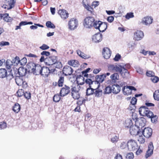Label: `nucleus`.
<instances>
[{
	"mask_svg": "<svg viewBox=\"0 0 159 159\" xmlns=\"http://www.w3.org/2000/svg\"><path fill=\"white\" fill-rule=\"evenodd\" d=\"M108 70L110 71H115L119 72L122 76L124 78H127L129 75V73L122 66H118L114 65H110L108 66Z\"/></svg>",
	"mask_w": 159,
	"mask_h": 159,
	"instance_id": "obj_1",
	"label": "nucleus"
},
{
	"mask_svg": "<svg viewBox=\"0 0 159 159\" xmlns=\"http://www.w3.org/2000/svg\"><path fill=\"white\" fill-rule=\"evenodd\" d=\"M141 129L136 124L130 127L129 132L130 134L132 135L136 136L139 134H141Z\"/></svg>",
	"mask_w": 159,
	"mask_h": 159,
	"instance_id": "obj_2",
	"label": "nucleus"
},
{
	"mask_svg": "<svg viewBox=\"0 0 159 159\" xmlns=\"http://www.w3.org/2000/svg\"><path fill=\"white\" fill-rule=\"evenodd\" d=\"M139 114L143 116H151L152 114V112L150 111L149 109L145 106H143L140 107L139 109Z\"/></svg>",
	"mask_w": 159,
	"mask_h": 159,
	"instance_id": "obj_3",
	"label": "nucleus"
},
{
	"mask_svg": "<svg viewBox=\"0 0 159 159\" xmlns=\"http://www.w3.org/2000/svg\"><path fill=\"white\" fill-rule=\"evenodd\" d=\"M127 147L128 150L130 151L136 150L138 148L137 142L133 139L129 140L128 141Z\"/></svg>",
	"mask_w": 159,
	"mask_h": 159,
	"instance_id": "obj_4",
	"label": "nucleus"
},
{
	"mask_svg": "<svg viewBox=\"0 0 159 159\" xmlns=\"http://www.w3.org/2000/svg\"><path fill=\"white\" fill-rule=\"evenodd\" d=\"M136 91V89L134 86H124L122 89L123 93L125 95H129L132 93V91Z\"/></svg>",
	"mask_w": 159,
	"mask_h": 159,
	"instance_id": "obj_5",
	"label": "nucleus"
},
{
	"mask_svg": "<svg viewBox=\"0 0 159 159\" xmlns=\"http://www.w3.org/2000/svg\"><path fill=\"white\" fill-rule=\"evenodd\" d=\"M141 133L146 138L150 137L152 134V129L149 127L145 128L143 129L142 130Z\"/></svg>",
	"mask_w": 159,
	"mask_h": 159,
	"instance_id": "obj_6",
	"label": "nucleus"
},
{
	"mask_svg": "<svg viewBox=\"0 0 159 159\" xmlns=\"http://www.w3.org/2000/svg\"><path fill=\"white\" fill-rule=\"evenodd\" d=\"M70 92V88L65 85L64 87L62 88L60 92V96L64 97L68 94Z\"/></svg>",
	"mask_w": 159,
	"mask_h": 159,
	"instance_id": "obj_7",
	"label": "nucleus"
},
{
	"mask_svg": "<svg viewBox=\"0 0 159 159\" xmlns=\"http://www.w3.org/2000/svg\"><path fill=\"white\" fill-rule=\"evenodd\" d=\"M146 119L143 117H141L140 119H138V121H135V124H136L142 130L146 123Z\"/></svg>",
	"mask_w": 159,
	"mask_h": 159,
	"instance_id": "obj_8",
	"label": "nucleus"
},
{
	"mask_svg": "<svg viewBox=\"0 0 159 159\" xmlns=\"http://www.w3.org/2000/svg\"><path fill=\"white\" fill-rule=\"evenodd\" d=\"M144 36L143 31L140 30H137L134 33V39L137 41L142 39Z\"/></svg>",
	"mask_w": 159,
	"mask_h": 159,
	"instance_id": "obj_9",
	"label": "nucleus"
},
{
	"mask_svg": "<svg viewBox=\"0 0 159 159\" xmlns=\"http://www.w3.org/2000/svg\"><path fill=\"white\" fill-rule=\"evenodd\" d=\"M78 25V20H70L68 22V29L73 30L76 29Z\"/></svg>",
	"mask_w": 159,
	"mask_h": 159,
	"instance_id": "obj_10",
	"label": "nucleus"
},
{
	"mask_svg": "<svg viewBox=\"0 0 159 159\" xmlns=\"http://www.w3.org/2000/svg\"><path fill=\"white\" fill-rule=\"evenodd\" d=\"M63 72L66 76L70 75L72 74L73 70L71 67L68 66H66L63 68Z\"/></svg>",
	"mask_w": 159,
	"mask_h": 159,
	"instance_id": "obj_11",
	"label": "nucleus"
},
{
	"mask_svg": "<svg viewBox=\"0 0 159 159\" xmlns=\"http://www.w3.org/2000/svg\"><path fill=\"white\" fill-rule=\"evenodd\" d=\"M102 54L104 58L109 59L111 56V52L110 49L108 48H103Z\"/></svg>",
	"mask_w": 159,
	"mask_h": 159,
	"instance_id": "obj_12",
	"label": "nucleus"
},
{
	"mask_svg": "<svg viewBox=\"0 0 159 159\" xmlns=\"http://www.w3.org/2000/svg\"><path fill=\"white\" fill-rule=\"evenodd\" d=\"M27 69L23 67H20L18 70L17 71V73H16V75H18L19 76L21 77L25 76L26 73L27 71Z\"/></svg>",
	"mask_w": 159,
	"mask_h": 159,
	"instance_id": "obj_13",
	"label": "nucleus"
},
{
	"mask_svg": "<svg viewBox=\"0 0 159 159\" xmlns=\"http://www.w3.org/2000/svg\"><path fill=\"white\" fill-rule=\"evenodd\" d=\"M41 69L40 75L44 77L48 76L50 73V68L47 67L43 66L42 67Z\"/></svg>",
	"mask_w": 159,
	"mask_h": 159,
	"instance_id": "obj_14",
	"label": "nucleus"
},
{
	"mask_svg": "<svg viewBox=\"0 0 159 159\" xmlns=\"http://www.w3.org/2000/svg\"><path fill=\"white\" fill-rule=\"evenodd\" d=\"M102 35L99 33L95 34L93 36L92 40L94 43H99L102 40Z\"/></svg>",
	"mask_w": 159,
	"mask_h": 159,
	"instance_id": "obj_15",
	"label": "nucleus"
},
{
	"mask_svg": "<svg viewBox=\"0 0 159 159\" xmlns=\"http://www.w3.org/2000/svg\"><path fill=\"white\" fill-rule=\"evenodd\" d=\"M41 68L42 66L40 65L39 64H36L32 73L36 75H40L41 72Z\"/></svg>",
	"mask_w": 159,
	"mask_h": 159,
	"instance_id": "obj_16",
	"label": "nucleus"
},
{
	"mask_svg": "<svg viewBox=\"0 0 159 159\" xmlns=\"http://www.w3.org/2000/svg\"><path fill=\"white\" fill-rule=\"evenodd\" d=\"M153 150V146L152 143L151 142L148 145V149L147 151L145 157L146 158L150 156L152 153Z\"/></svg>",
	"mask_w": 159,
	"mask_h": 159,
	"instance_id": "obj_17",
	"label": "nucleus"
},
{
	"mask_svg": "<svg viewBox=\"0 0 159 159\" xmlns=\"http://www.w3.org/2000/svg\"><path fill=\"white\" fill-rule=\"evenodd\" d=\"M58 13L59 14L62 19H66L68 16L69 14L67 11L65 10H60L58 11Z\"/></svg>",
	"mask_w": 159,
	"mask_h": 159,
	"instance_id": "obj_18",
	"label": "nucleus"
},
{
	"mask_svg": "<svg viewBox=\"0 0 159 159\" xmlns=\"http://www.w3.org/2000/svg\"><path fill=\"white\" fill-rule=\"evenodd\" d=\"M36 65V64L33 62H29L26 66V69H27L28 71L30 73H32Z\"/></svg>",
	"mask_w": 159,
	"mask_h": 159,
	"instance_id": "obj_19",
	"label": "nucleus"
},
{
	"mask_svg": "<svg viewBox=\"0 0 159 159\" xmlns=\"http://www.w3.org/2000/svg\"><path fill=\"white\" fill-rule=\"evenodd\" d=\"M106 77V74H104L100 75H97L95 77L96 80L95 81L97 82L100 85V83L102 82Z\"/></svg>",
	"mask_w": 159,
	"mask_h": 159,
	"instance_id": "obj_20",
	"label": "nucleus"
},
{
	"mask_svg": "<svg viewBox=\"0 0 159 159\" xmlns=\"http://www.w3.org/2000/svg\"><path fill=\"white\" fill-rule=\"evenodd\" d=\"M95 86H89L86 90V95L89 96L94 94Z\"/></svg>",
	"mask_w": 159,
	"mask_h": 159,
	"instance_id": "obj_21",
	"label": "nucleus"
},
{
	"mask_svg": "<svg viewBox=\"0 0 159 159\" xmlns=\"http://www.w3.org/2000/svg\"><path fill=\"white\" fill-rule=\"evenodd\" d=\"M99 25L98 30L100 32H103L107 28V23L106 22H102L101 21Z\"/></svg>",
	"mask_w": 159,
	"mask_h": 159,
	"instance_id": "obj_22",
	"label": "nucleus"
},
{
	"mask_svg": "<svg viewBox=\"0 0 159 159\" xmlns=\"http://www.w3.org/2000/svg\"><path fill=\"white\" fill-rule=\"evenodd\" d=\"M112 93L114 94L118 93L120 90V88L118 84H114L112 86Z\"/></svg>",
	"mask_w": 159,
	"mask_h": 159,
	"instance_id": "obj_23",
	"label": "nucleus"
},
{
	"mask_svg": "<svg viewBox=\"0 0 159 159\" xmlns=\"http://www.w3.org/2000/svg\"><path fill=\"white\" fill-rule=\"evenodd\" d=\"M99 88H97V85L95 86V88L94 94L95 95V97H101L102 93V90L99 89Z\"/></svg>",
	"mask_w": 159,
	"mask_h": 159,
	"instance_id": "obj_24",
	"label": "nucleus"
},
{
	"mask_svg": "<svg viewBox=\"0 0 159 159\" xmlns=\"http://www.w3.org/2000/svg\"><path fill=\"white\" fill-rule=\"evenodd\" d=\"M85 82L86 84H88L89 85V86H91V85L92 84L93 86H95L96 85L97 86V88L99 87L100 84H99L97 83V82H95V81H92V80L90 79H87L85 80Z\"/></svg>",
	"mask_w": 159,
	"mask_h": 159,
	"instance_id": "obj_25",
	"label": "nucleus"
},
{
	"mask_svg": "<svg viewBox=\"0 0 159 159\" xmlns=\"http://www.w3.org/2000/svg\"><path fill=\"white\" fill-rule=\"evenodd\" d=\"M93 21L92 20H84L83 24L86 28H91L93 27Z\"/></svg>",
	"mask_w": 159,
	"mask_h": 159,
	"instance_id": "obj_26",
	"label": "nucleus"
},
{
	"mask_svg": "<svg viewBox=\"0 0 159 159\" xmlns=\"http://www.w3.org/2000/svg\"><path fill=\"white\" fill-rule=\"evenodd\" d=\"M76 51L78 55L82 58L87 59L90 58V56L87 55L83 52H82L80 50H77Z\"/></svg>",
	"mask_w": 159,
	"mask_h": 159,
	"instance_id": "obj_27",
	"label": "nucleus"
},
{
	"mask_svg": "<svg viewBox=\"0 0 159 159\" xmlns=\"http://www.w3.org/2000/svg\"><path fill=\"white\" fill-rule=\"evenodd\" d=\"M57 57L55 56H51L49 57L48 59L49 61L48 65H52L56 62H57Z\"/></svg>",
	"mask_w": 159,
	"mask_h": 159,
	"instance_id": "obj_28",
	"label": "nucleus"
},
{
	"mask_svg": "<svg viewBox=\"0 0 159 159\" xmlns=\"http://www.w3.org/2000/svg\"><path fill=\"white\" fill-rule=\"evenodd\" d=\"M22 78L21 77L19 76L18 75H16L15 80L16 84L18 86H21L23 84V80Z\"/></svg>",
	"mask_w": 159,
	"mask_h": 159,
	"instance_id": "obj_29",
	"label": "nucleus"
},
{
	"mask_svg": "<svg viewBox=\"0 0 159 159\" xmlns=\"http://www.w3.org/2000/svg\"><path fill=\"white\" fill-rule=\"evenodd\" d=\"M7 75V72L5 69H0V77L1 78H5Z\"/></svg>",
	"mask_w": 159,
	"mask_h": 159,
	"instance_id": "obj_30",
	"label": "nucleus"
},
{
	"mask_svg": "<svg viewBox=\"0 0 159 159\" xmlns=\"http://www.w3.org/2000/svg\"><path fill=\"white\" fill-rule=\"evenodd\" d=\"M68 64L74 67L78 66L79 65L78 61L76 60H72L68 61Z\"/></svg>",
	"mask_w": 159,
	"mask_h": 159,
	"instance_id": "obj_31",
	"label": "nucleus"
},
{
	"mask_svg": "<svg viewBox=\"0 0 159 159\" xmlns=\"http://www.w3.org/2000/svg\"><path fill=\"white\" fill-rule=\"evenodd\" d=\"M7 2V4L9 6V8H12L15 6V4L16 2L14 0H6Z\"/></svg>",
	"mask_w": 159,
	"mask_h": 159,
	"instance_id": "obj_32",
	"label": "nucleus"
},
{
	"mask_svg": "<svg viewBox=\"0 0 159 159\" xmlns=\"http://www.w3.org/2000/svg\"><path fill=\"white\" fill-rule=\"evenodd\" d=\"M10 17L9 16V15L7 13L0 14V19L3 20H11Z\"/></svg>",
	"mask_w": 159,
	"mask_h": 159,
	"instance_id": "obj_33",
	"label": "nucleus"
},
{
	"mask_svg": "<svg viewBox=\"0 0 159 159\" xmlns=\"http://www.w3.org/2000/svg\"><path fill=\"white\" fill-rule=\"evenodd\" d=\"M133 125L132 120L130 119H127L125 121V126L126 127H129Z\"/></svg>",
	"mask_w": 159,
	"mask_h": 159,
	"instance_id": "obj_34",
	"label": "nucleus"
},
{
	"mask_svg": "<svg viewBox=\"0 0 159 159\" xmlns=\"http://www.w3.org/2000/svg\"><path fill=\"white\" fill-rule=\"evenodd\" d=\"M86 0H83V3L84 7L88 11L92 12L93 8L89 6L88 4H87L85 3V1Z\"/></svg>",
	"mask_w": 159,
	"mask_h": 159,
	"instance_id": "obj_35",
	"label": "nucleus"
},
{
	"mask_svg": "<svg viewBox=\"0 0 159 159\" xmlns=\"http://www.w3.org/2000/svg\"><path fill=\"white\" fill-rule=\"evenodd\" d=\"M20 109V106L18 103H16L13 107L12 110L16 113L18 112Z\"/></svg>",
	"mask_w": 159,
	"mask_h": 159,
	"instance_id": "obj_36",
	"label": "nucleus"
},
{
	"mask_svg": "<svg viewBox=\"0 0 159 159\" xmlns=\"http://www.w3.org/2000/svg\"><path fill=\"white\" fill-rule=\"evenodd\" d=\"M112 86H108L105 89V90L103 92V93L104 94H109L111 92H112Z\"/></svg>",
	"mask_w": 159,
	"mask_h": 159,
	"instance_id": "obj_37",
	"label": "nucleus"
},
{
	"mask_svg": "<svg viewBox=\"0 0 159 159\" xmlns=\"http://www.w3.org/2000/svg\"><path fill=\"white\" fill-rule=\"evenodd\" d=\"M13 64V62L12 61L8 59L7 60L6 62L7 68L8 69H10L12 66Z\"/></svg>",
	"mask_w": 159,
	"mask_h": 159,
	"instance_id": "obj_38",
	"label": "nucleus"
},
{
	"mask_svg": "<svg viewBox=\"0 0 159 159\" xmlns=\"http://www.w3.org/2000/svg\"><path fill=\"white\" fill-rule=\"evenodd\" d=\"M8 74H7L6 77L7 80L10 81L14 78V76L11 70L10 71H8Z\"/></svg>",
	"mask_w": 159,
	"mask_h": 159,
	"instance_id": "obj_39",
	"label": "nucleus"
},
{
	"mask_svg": "<svg viewBox=\"0 0 159 159\" xmlns=\"http://www.w3.org/2000/svg\"><path fill=\"white\" fill-rule=\"evenodd\" d=\"M153 97L155 100H159V90H157L155 91L153 93Z\"/></svg>",
	"mask_w": 159,
	"mask_h": 159,
	"instance_id": "obj_40",
	"label": "nucleus"
},
{
	"mask_svg": "<svg viewBox=\"0 0 159 159\" xmlns=\"http://www.w3.org/2000/svg\"><path fill=\"white\" fill-rule=\"evenodd\" d=\"M64 82V77H60L58 82V86L59 87H62Z\"/></svg>",
	"mask_w": 159,
	"mask_h": 159,
	"instance_id": "obj_41",
	"label": "nucleus"
},
{
	"mask_svg": "<svg viewBox=\"0 0 159 159\" xmlns=\"http://www.w3.org/2000/svg\"><path fill=\"white\" fill-rule=\"evenodd\" d=\"M95 20H93V26L95 29H98V26L100 24L101 22L100 20H96L95 22H94Z\"/></svg>",
	"mask_w": 159,
	"mask_h": 159,
	"instance_id": "obj_42",
	"label": "nucleus"
},
{
	"mask_svg": "<svg viewBox=\"0 0 159 159\" xmlns=\"http://www.w3.org/2000/svg\"><path fill=\"white\" fill-rule=\"evenodd\" d=\"M150 115L151 116H148L147 117L151 119V120L152 122L154 123L156 121H157V116L156 115H154L152 112V115L151 116V115Z\"/></svg>",
	"mask_w": 159,
	"mask_h": 159,
	"instance_id": "obj_43",
	"label": "nucleus"
},
{
	"mask_svg": "<svg viewBox=\"0 0 159 159\" xmlns=\"http://www.w3.org/2000/svg\"><path fill=\"white\" fill-rule=\"evenodd\" d=\"M111 78L112 80L115 81L119 79V76L118 73H115L111 76Z\"/></svg>",
	"mask_w": 159,
	"mask_h": 159,
	"instance_id": "obj_44",
	"label": "nucleus"
},
{
	"mask_svg": "<svg viewBox=\"0 0 159 159\" xmlns=\"http://www.w3.org/2000/svg\"><path fill=\"white\" fill-rule=\"evenodd\" d=\"M53 66H55L56 68L60 69L61 68L62 66V65L61 63V62L57 61V62H55L53 65H52Z\"/></svg>",
	"mask_w": 159,
	"mask_h": 159,
	"instance_id": "obj_45",
	"label": "nucleus"
},
{
	"mask_svg": "<svg viewBox=\"0 0 159 159\" xmlns=\"http://www.w3.org/2000/svg\"><path fill=\"white\" fill-rule=\"evenodd\" d=\"M71 96L74 99H78L80 98V95L79 92L71 93Z\"/></svg>",
	"mask_w": 159,
	"mask_h": 159,
	"instance_id": "obj_46",
	"label": "nucleus"
},
{
	"mask_svg": "<svg viewBox=\"0 0 159 159\" xmlns=\"http://www.w3.org/2000/svg\"><path fill=\"white\" fill-rule=\"evenodd\" d=\"M46 25L47 27L48 28L54 29L55 27V25L50 21H47L46 23Z\"/></svg>",
	"mask_w": 159,
	"mask_h": 159,
	"instance_id": "obj_47",
	"label": "nucleus"
},
{
	"mask_svg": "<svg viewBox=\"0 0 159 159\" xmlns=\"http://www.w3.org/2000/svg\"><path fill=\"white\" fill-rule=\"evenodd\" d=\"M61 99L60 95L58 94L55 95L53 98V101L55 102H59Z\"/></svg>",
	"mask_w": 159,
	"mask_h": 159,
	"instance_id": "obj_48",
	"label": "nucleus"
},
{
	"mask_svg": "<svg viewBox=\"0 0 159 159\" xmlns=\"http://www.w3.org/2000/svg\"><path fill=\"white\" fill-rule=\"evenodd\" d=\"M134 17V13L132 12L127 13L125 16V18L127 19H129L130 18H133Z\"/></svg>",
	"mask_w": 159,
	"mask_h": 159,
	"instance_id": "obj_49",
	"label": "nucleus"
},
{
	"mask_svg": "<svg viewBox=\"0 0 159 159\" xmlns=\"http://www.w3.org/2000/svg\"><path fill=\"white\" fill-rule=\"evenodd\" d=\"M24 92H25L23 89H19L17 92L16 93L17 94V96L18 97H20L24 95Z\"/></svg>",
	"mask_w": 159,
	"mask_h": 159,
	"instance_id": "obj_50",
	"label": "nucleus"
},
{
	"mask_svg": "<svg viewBox=\"0 0 159 159\" xmlns=\"http://www.w3.org/2000/svg\"><path fill=\"white\" fill-rule=\"evenodd\" d=\"M12 61L13 62V63L16 64V65H18L19 64H20V63L19 57L17 56Z\"/></svg>",
	"mask_w": 159,
	"mask_h": 159,
	"instance_id": "obj_51",
	"label": "nucleus"
},
{
	"mask_svg": "<svg viewBox=\"0 0 159 159\" xmlns=\"http://www.w3.org/2000/svg\"><path fill=\"white\" fill-rule=\"evenodd\" d=\"M71 87L72 88H71V93L79 92L80 89H77L76 86H75L74 84H73L72 85Z\"/></svg>",
	"mask_w": 159,
	"mask_h": 159,
	"instance_id": "obj_52",
	"label": "nucleus"
},
{
	"mask_svg": "<svg viewBox=\"0 0 159 159\" xmlns=\"http://www.w3.org/2000/svg\"><path fill=\"white\" fill-rule=\"evenodd\" d=\"M27 62V59L26 57H24L20 60V64L22 66L24 65Z\"/></svg>",
	"mask_w": 159,
	"mask_h": 159,
	"instance_id": "obj_53",
	"label": "nucleus"
},
{
	"mask_svg": "<svg viewBox=\"0 0 159 159\" xmlns=\"http://www.w3.org/2000/svg\"><path fill=\"white\" fill-rule=\"evenodd\" d=\"M142 135L141 134L138 135L139 136L138 140L140 143H143L145 142V139L142 138Z\"/></svg>",
	"mask_w": 159,
	"mask_h": 159,
	"instance_id": "obj_54",
	"label": "nucleus"
},
{
	"mask_svg": "<svg viewBox=\"0 0 159 159\" xmlns=\"http://www.w3.org/2000/svg\"><path fill=\"white\" fill-rule=\"evenodd\" d=\"M134 157V154L132 152L128 153L126 156V159H133Z\"/></svg>",
	"mask_w": 159,
	"mask_h": 159,
	"instance_id": "obj_55",
	"label": "nucleus"
},
{
	"mask_svg": "<svg viewBox=\"0 0 159 159\" xmlns=\"http://www.w3.org/2000/svg\"><path fill=\"white\" fill-rule=\"evenodd\" d=\"M118 139V137L117 135L113 134L112 137L111 138V141L112 143L116 142Z\"/></svg>",
	"mask_w": 159,
	"mask_h": 159,
	"instance_id": "obj_56",
	"label": "nucleus"
},
{
	"mask_svg": "<svg viewBox=\"0 0 159 159\" xmlns=\"http://www.w3.org/2000/svg\"><path fill=\"white\" fill-rule=\"evenodd\" d=\"M142 23L146 25H149L152 23V20H142Z\"/></svg>",
	"mask_w": 159,
	"mask_h": 159,
	"instance_id": "obj_57",
	"label": "nucleus"
},
{
	"mask_svg": "<svg viewBox=\"0 0 159 159\" xmlns=\"http://www.w3.org/2000/svg\"><path fill=\"white\" fill-rule=\"evenodd\" d=\"M24 96L27 99H30V92H25L24 93Z\"/></svg>",
	"mask_w": 159,
	"mask_h": 159,
	"instance_id": "obj_58",
	"label": "nucleus"
},
{
	"mask_svg": "<svg viewBox=\"0 0 159 159\" xmlns=\"http://www.w3.org/2000/svg\"><path fill=\"white\" fill-rule=\"evenodd\" d=\"M49 48V47L45 44H43L42 46L39 47V48L42 50H47Z\"/></svg>",
	"mask_w": 159,
	"mask_h": 159,
	"instance_id": "obj_59",
	"label": "nucleus"
},
{
	"mask_svg": "<svg viewBox=\"0 0 159 159\" xmlns=\"http://www.w3.org/2000/svg\"><path fill=\"white\" fill-rule=\"evenodd\" d=\"M132 119L134 120L135 121H138V118L137 115L136 113H132Z\"/></svg>",
	"mask_w": 159,
	"mask_h": 159,
	"instance_id": "obj_60",
	"label": "nucleus"
},
{
	"mask_svg": "<svg viewBox=\"0 0 159 159\" xmlns=\"http://www.w3.org/2000/svg\"><path fill=\"white\" fill-rule=\"evenodd\" d=\"M151 80L153 83H156L159 81V79L157 76H153L152 78H151Z\"/></svg>",
	"mask_w": 159,
	"mask_h": 159,
	"instance_id": "obj_61",
	"label": "nucleus"
},
{
	"mask_svg": "<svg viewBox=\"0 0 159 159\" xmlns=\"http://www.w3.org/2000/svg\"><path fill=\"white\" fill-rule=\"evenodd\" d=\"M6 123L4 122L0 123V129H3L6 128Z\"/></svg>",
	"mask_w": 159,
	"mask_h": 159,
	"instance_id": "obj_62",
	"label": "nucleus"
},
{
	"mask_svg": "<svg viewBox=\"0 0 159 159\" xmlns=\"http://www.w3.org/2000/svg\"><path fill=\"white\" fill-rule=\"evenodd\" d=\"M127 146V144L125 142H122L121 143L120 147L121 149H124Z\"/></svg>",
	"mask_w": 159,
	"mask_h": 159,
	"instance_id": "obj_63",
	"label": "nucleus"
},
{
	"mask_svg": "<svg viewBox=\"0 0 159 159\" xmlns=\"http://www.w3.org/2000/svg\"><path fill=\"white\" fill-rule=\"evenodd\" d=\"M154 75V73L152 71H147L146 72V75L149 77H152Z\"/></svg>",
	"mask_w": 159,
	"mask_h": 159,
	"instance_id": "obj_64",
	"label": "nucleus"
}]
</instances>
